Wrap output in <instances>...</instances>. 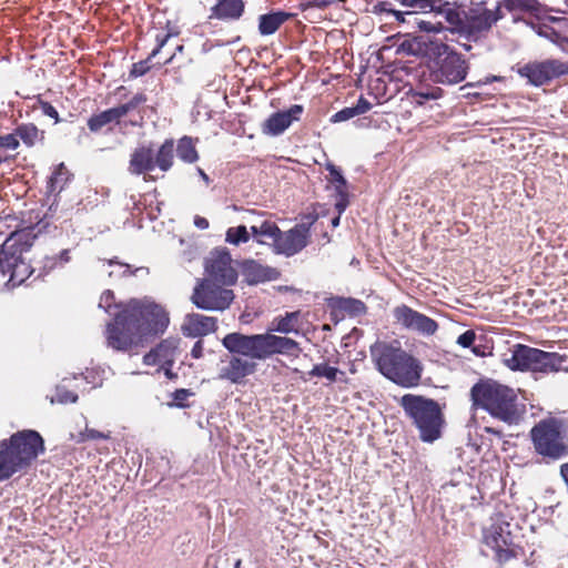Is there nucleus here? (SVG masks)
I'll return each mask as SVG.
<instances>
[{
	"label": "nucleus",
	"instance_id": "nucleus-1",
	"mask_svg": "<svg viewBox=\"0 0 568 568\" xmlns=\"http://www.w3.org/2000/svg\"><path fill=\"white\" fill-rule=\"evenodd\" d=\"M170 323L165 310L151 302L132 301L106 326V342L115 351L126 352L143 346L162 334Z\"/></svg>",
	"mask_w": 568,
	"mask_h": 568
},
{
	"label": "nucleus",
	"instance_id": "nucleus-2",
	"mask_svg": "<svg viewBox=\"0 0 568 568\" xmlns=\"http://www.w3.org/2000/svg\"><path fill=\"white\" fill-rule=\"evenodd\" d=\"M223 346L235 356L244 359L263 361L275 354L295 355L301 352L298 344L288 337L272 333L244 335L230 333L222 339Z\"/></svg>",
	"mask_w": 568,
	"mask_h": 568
},
{
	"label": "nucleus",
	"instance_id": "nucleus-3",
	"mask_svg": "<svg viewBox=\"0 0 568 568\" xmlns=\"http://www.w3.org/2000/svg\"><path fill=\"white\" fill-rule=\"evenodd\" d=\"M371 355L378 371L389 381L403 387L418 385L423 366L417 358L400 347L377 342L371 346Z\"/></svg>",
	"mask_w": 568,
	"mask_h": 568
},
{
	"label": "nucleus",
	"instance_id": "nucleus-4",
	"mask_svg": "<svg viewBox=\"0 0 568 568\" xmlns=\"http://www.w3.org/2000/svg\"><path fill=\"white\" fill-rule=\"evenodd\" d=\"M43 450V439L34 430L18 432L9 440L1 442L0 481L29 468Z\"/></svg>",
	"mask_w": 568,
	"mask_h": 568
},
{
	"label": "nucleus",
	"instance_id": "nucleus-5",
	"mask_svg": "<svg viewBox=\"0 0 568 568\" xmlns=\"http://www.w3.org/2000/svg\"><path fill=\"white\" fill-rule=\"evenodd\" d=\"M32 230H21L12 233L2 244L0 250V273L9 275L7 285L16 287L21 285L33 272L27 262L33 240Z\"/></svg>",
	"mask_w": 568,
	"mask_h": 568
},
{
	"label": "nucleus",
	"instance_id": "nucleus-6",
	"mask_svg": "<svg viewBox=\"0 0 568 568\" xmlns=\"http://www.w3.org/2000/svg\"><path fill=\"white\" fill-rule=\"evenodd\" d=\"M471 398L475 405L483 407L503 422L511 424L518 417L514 389L495 381H486L473 386Z\"/></svg>",
	"mask_w": 568,
	"mask_h": 568
},
{
	"label": "nucleus",
	"instance_id": "nucleus-7",
	"mask_svg": "<svg viewBox=\"0 0 568 568\" xmlns=\"http://www.w3.org/2000/svg\"><path fill=\"white\" fill-rule=\"evenodd\" d=\"M400 406L418 428L423 442L432 443L440 437L444 417L434 399L406 394L400 398Z\"/></svg>",
	"mask_w": 568,
	"mask_h": 568
},
{
	"label": "nucleus",
	"instance_id": "nucleus-8",
	"mask_svg": "<svg viewBox=\"0 0 568 568\" xmlns=\"http://www.w3.org/2000/svg\"><path fill=\"white\" fill-rule=\"evenodd\" d=\"M535 452L544 458L558 460L568 455L567 427L550 417L538 422L530 430Z\"/></svg>",
	"mask_w": 568,
	"mask_h": 568
},
{
	"label": "nucleus",
	"instance_id": "nucleus-9",
	"mask_svg": "<svg viewBox=\"0 0 568 568\" xmlns=\"http://www.w3.org/2000/svg\"><path fill=\"white\" fill-rule=\"evenodd\" d=\"M504 364L513 371L552 372L557 371L560 359L555 353L516 344L503 356Z\"/></svg>",
	"mask_w": 568,
	"mask_h": 568
},
{
	"label": "nucleus",
	"instance_id": "nucleus-10",
	"mask_svg": "<svg viewBox=\"0 0 568 568\" xmlns=\"http://www.w3.org/2000/svg\"><path fill=\"white\" fill-rule=\"evenodd\" d=\"M220 283L211 280H199L191 301L193 304L205 311H224L230 307L234 300L232 290L223 287Z\"/></svg>",
	"mask_w": 568,
	"mask_h": 568
},
{
	"label": "nucleus",
	"instance_id": "nucleus-11",
	"mask_svg": "<svg viewBox=\"0 0 568 568\" xmlns=\"http://www.w3.org/2000/svg\"><path fill=\"white\" fill-rule=\"evenodd\" d=\"M490 521L484 529V542L496 552L499 561H506L511 557L510 546L514 542L510 524L501 514L494 515Z\"/></svg>",
	"mask_w": 568,
	"mask_h": 568
},
{
	"label": "nucleus",
	"instance_id": "nucleus-12",
	"mask_svg": "<svg viewBox=\"0 0 568 568\" xmlns=\"http://www.w3.org/2000/svg\"><path fill=\"white\" fill-rule=\"evenodd\" d=\"M206 280L231 286L237 280V272L232 265V257L225 247H217L210 252L204 263Z\"/></svg>",
	"mask_w": 568,
	"mask_h": 568
},
{
	"label": "nucleus",
	"instance_id": "nucleus-13",
	"mask_svg": "<svg viewBox=\"0 0 568 568\" xmlns=\"http://www.w3.org/2000/svg\"><path fill=\"white\" fill-rule=\"evenodd\" d=\"M403 4L412 8L404 13L443 17L446 22L457 26L462 22L459 12L449 2L443 0H403Z\"/></svg>",
	"mask_w": 568,
	"mask_h": 568
},
{
	"label": "nucleus",
	"instance_id": "nucleus-14",
	"mask_svg": "<svg viewBox=\"0 0 568 568\" xmlns=\"http://www.w3.org/2000/svg\"><path fill=\"white\" fill-rule=\"evenodd\" d=\"M520 77L526 78L534 85H542L556 77L568 73V63L559 60L532 62L518 70Z\"/></svg>",
	"mask_w": 568,
	"mask_h": 568
},
{
	"label": "nucleus",
	"instance_id": "nucleus-15",
	"mask_svg": "<svg viewBox=\"0 0 568 568\" xmlns=\"http://www.w3.org/2000/svg\"><path fill=\"white\" fill-rule=\"evenodd\" d=\"M467 71V62L459 54L449 53L440 60L434 78L442 84H456L466 78Z\"/></svg>",
	"mask_w": 568,
	"mask_h": 568
},
{
	"label": "nucleus",
	"instance_id": "nucleus-16",
	"mask_svg": "<svg viewBox=\"0 0 568 568\" xmlns=\"http://www.w3.org/2000/svg\"><path fill=\"white\" fill-rule=\"evenodd\" d=\"M308 239L310 229L304 224L296 225L292 230L284 233L280 230V234L276 236L274 248L276 253L292 256L302 251L307 245Z\"/></svg>",
	"mask_w": 568,
	"mask_h": 568
},
{
	"label": "nucleus",
	"instance_id": "nucleus-17",
	"mask_svg": "<svg viewBox=\"0 0 568 568\" xmlns=\"http://www.w3.org/2000/svg\"><path fill=\"white\" fill-rule=\"evenodd\" d=\"M394 316L398 323L408 329L416 331L424 335H433L437 331V323L426 315L402 305L395 308Z\"/></svg>",
	"mask_w": 568,
	"mask_h": 568
},
{
	"label": "nucleus",
	"instance_id": "nucleus-18",
	"mask_svg": "<svg viewBox=\"0 0 568 568\" xmlns=\"http://www.w3.org/2000/svg\"><path fill=\"white\" fill-rule=\"evenodd\" d=\"M303 106L294 104L285 111L271 114L262 124V132L270 136L282 134L294 121H298Z\"/></svg>",
	"mask_w": 568,
	"mask_h": 568
},
{
	"label": "nucleus",
	"instance_id": "nucleus-19",
	"mask_svg": "<svg viewBox=\"0 0 568 568\" xmlns=\"http://www.w3.org/2000/svg\"><path fill=\"white\" fill-rule=\"evenodd\" d=\"M255 369V362L234 355L220 368L219 378L226 379L233 384H239L246 376L253 374Z\"/></svg>",
	"mask_w": 568,
	"mask_h": 568
},
{
	"label": "nucleus",
	"instance_id": "nucleus-20",
	"mask_svg": "<svg viewBox=\"0 0 568 568\" xmlns=\"http://www.w3.org/2000/svg\"><path fill=\"white\" fill-rule=\"evenodd\" d=\"M395 19L399 22L407 23L413 28L429 33H438L444 27L445 19L443 17L419 16L414 13H402V11H394Z\"/></svg>",
	"mask_w": 568,
	"mask_h": 568
},
{
	"label": "nucleus",
	"instance_id": "nucleus-21",
	"mask_svg": "<svg viewBox=\"0 0 568 568\" xmlns=\"http://www.w3.org/2000/svg\"><path fill=\"white\" fill-rule=\"evenodd\" d=\"M181 329L186 336H204L216 329V320L197 313L187 314Z\"/></svg>",
	"mask_w": 568,
	"mask_h": 568
},
{
	"label": "nucleus",
	"instance_id": "nucleus-22",
	"mask_svg": "<svg viewBox=\"0 0 568 568\" xmlns=\"http://www.w3.org/2000/svg\"><path fill=\"white\" fill-rule=\"evenodd\" d=\"M154 168V153L151 148L141 146L133 151L128 169L131 174L140 175L152 171Z\"/></svg>",
	"mask_w": 568,
	"mask_h": 568
},
{
	"label": "nucleus",
	"instance_id": "nucleus-23",
	"mask_svg": "<svg viewBox=\"0 0 568 568\" xmlns=\"http://www.w3.org/2000/svg\"><path fill=\"white\" fill-rule=\"evenodd\" d=\"M498 12V8L495 10L486 8L473 9L468 18L469 28L477 32L490 29V27L500 18Z\"/></svg>",
	"mask_w": 568,
	"mask_h": 568
},
{
	"label": "nucleus",
	"instance_id": "nucleus-24",
	"mask_svg": "<svg viewBox=\"0 0 568 568\" xmlns=\"http://www.w3.org/2000/svg\"><path fill=\"white\" fill-rule=\"evenodd\" d=\"M244 12L243 0H217L212 8V16L221 20H237Z\"/></svg>",
	"mask_w": 568,
	"mask_h": 568
},
{
	"label": "nucleus",
	"instance_id": "nucleus-25",
	"mask_svg": "<svg viewBox=\"0 0 568 568\" xmlns=\"http://www.w3.org/2000/svg\"><path fill=\"white\" fill-rule=\"evenodd\" d=\"M275 271L268 266H264L255 261H247L243 265V276L248 284H257L261 282L273 280Z\"/></svg>",
	"mask_w": 568,
	"mask_h": 568
},
{
	"label": "nucleus",
	"instance_id": "nucleus-26",
	"mask_svg": "<svg viewBox=\"0 0 568 568\" xmlns=\"http://www.w3.org/2000/svg\"><path fill=\"white\" fill-rule=\"evenodd\" d=\"M250 234L258 244L265 245L272 242L274 245L276 236L280 234V227L270 220H263L260 224L251 226Z\"/></svg>",
	"mask_w": 568,
	"mask_h": 568
},
{
	"label": "nucleus",
	"instance_id": "nucleus-27",
	"mask_svg": "<svg viewBox=\"0 0 568 568\" xmlns=\"http://www.w3.org/2000/svg\"><path fill=\"white\" fill-rule=\"evenodd\" d=\"M290 18H292V14L284 11H276L267 14H262L258 18V31L262 36L273 34Z\"/></svg>",
	"mask_w": 568,
	"mask_h": 568
},
{
	"label": "nucleus",
	"instance_id": "nucleus-28",
	"mask_svg": "<svg viewBox=\"0 0 568 568\" xmlns=\"http://www.w3.org/2000/svg\"><path fill=\"white\" fill-rule=\"evenodd\" d=\"M300 312H290L284 316L275 317L271 323L270 331H276L283 334L300 332Z\"/></svg>",
	"mask_w": 568,
	"mask_h": 568
},
{
	"label": "nucleus",
	"instance_id": "nucleus-29",
	"mask_svg": "<svg viewBox=\"0 0 568 568\" xmlns=\"http://www.w3.org/2000/svg\"><path fill=\"white\" fill-rule=\"evenodd\" d=\"M178 349V339L168 338L162 341L156 347L158 357L161 361V367L164 368L165 375H170V369L166 366H171L175 358V353Z\"/></svg>",
	"mask_w": 568,
	"mask_h": 568
},
{
	"label": "nucleus",
	"instance_id": "nucleus-30",
	"mask_svg": "<svg viewBox=\"0 0 568 568\" xmlns=\"http://www.w3.org/2000/svg\"><path fill=\"white\" fill-rule=\"evenodd\" d=\"M173 151H174V142L172 139L165 140L164 143L160 146L155 158L154 163L158 165L163 172H166L173 165Z\"/></svg>",
	"mask_w": 568,
	"mask_h": 568
},
{
	"label": "nucleus",
	"instance_id": "nucleus-31",
	"mask_svg": "<svg viewBox=\"0 0 568 568\" xmlns=\"http://www.w3.org/2000/svg\"><path fill=\"white\" fill-rule=\"evenodd\" d=\"M176 151L178 156L186 163H193L199 159L195 144L190 136H183L180 139Z\"/></svg>",
	"mask_w": 568,
	"mask_h": 568
},
{
	"label": "nucleus",
	"instance_id": "nucleus-32",
	"mask_svg": "<svg viewBox=\"0 0 568 568\" xmlns=\"http://www.w3.org/2000/svg\"><path fill=\"white\" fill-rule=\"evenodd\" d=\"M250 237L251 234L244 225L230 227L225 233V242L235 246L248 242Z\"/></svg>",
	"mask_w": 568,
	"mask_h": 568
},
{
	"label": "nucleus",
	"instance_id": "nucleus-33",
	"mask_svg": "<svg viewBox=\"0 0 568 568\" xmlns=\"http://www.w3.org/2000/svg\"><path fill=\"white\" fill-rule=\"evenodd\" d=\"M69 179V172L63 163L59 164L49 180V189L51 192H60L64 187Z\"/></svg>",
	"mask_w": 568,
	"mask_h": 568
},
{
	"label": "nucleus",
	"instance_id": "nucleus-34",
	"mask_svg": "<svg viewBox=\"0 0 568 568\" xmlns=\"http://www.w3.org/2000/svg\"><path fill=\"white\" fill-rule=\"evenodd\" d=\"M111 122H115V119L109 109L99 114L92 115L88 121V126L91 131L97 132Z\"/></svg>",
	"mask_w": 568,
	"mask_h": 568
},
{
	"label": "nucleus",
	"instance_id": "nucleus-35",
	"mask_svg": "<svg viewBox=\"0 0 568 568\" xmlns=\"http://www.w3.org/2000/svg\"><path fill=\"white\" fill-rule=\"evenodd\" d=\"M310 375L325 377L329 382H334L337 379L338 375H344V373L339 372L336 367L328 366L327 364H318L312 368Z\"/></svg>",
	"mask_w": 568,
	"mask_h": 568
},
{
	"label": "nucleus",
	"instance_id": "nucleus-36",
	"mask_svg": "<svg viewBox=\"0 0 568 568\" xmlns=\"http://www.w3.org/2000/svg\"><path fill=\"white\" fill-rule=\"evenodd\" d=\"M326 170L329 172V182L335 185V191H346L347 182L343 176L342 172L332 163L326 164Z\"/></svg>",
	"mask_w": 568,
	"mask_h": 568
},
{
	"label": "nucleus",
	"instance_id": "nucleus-37",
	"mask_svg": "<svg viewBox=\"0 0 568 568\" xmlns=\"http://www.w3.org/2000/svg\"><path fill=\"white\" fill-rule=\"evenodd\" d=\"M442 90L439 88L428 89L426 91H416L414 99L417 103L422 104L425 100H436L440 98Z\"/></svg>",
	"mask_w": 568,
	"mask_h": 568
},
{
	"label": "nucleus",
	"instance_id": "nucleus-38",
	"mask_svg": "<svg viewBox=\"0 0 568 568\" xmlns=\"http://www.w3.org/2000/svg\"><path fill=\"white\" fill-rule=\"evenodd\" d=\"M78 400V395L62 388L57 389L55 396L51 399V403H60V404H67V403H75Z\"/></svg>",
	"mask_w": 568,
	"mask_h": 568
},
{
	"label": "nucleus",
	"instance_id": "nucleus-39",
	"mask_svg": "<svg viewBox=\"0 0 568 568\" xmlns=\"http://www.w3.org/2000/svg\"><path fill=\"white\" fill-rule=\"evenodd\" d=\"M108 438H109L108 434L85 427L84 432L80 433L79 438H77V442L83 443L89 439H108Z\"/></svg>",
	"mask_w": 568,
	"mask_h": 568
},
{
	"label": "nucleus",
	"instance_id": "nucleus-40",
	"mask_svg": "<svg viewBox=\"0 0 568 568\" xmlns=\"http://www.w3.org/2000/svg\"><path fill=\"white\" fill-rule=\"evenodd\" d=\"M354 116H357L356 110L353 106H349V108H344L343 110L336 112L332 116L331 121L334 123L344 122L349 119H353Z\"/></svg>",
	"mask_w": 568,
	"mask_h": 568
},
{
	"label": "nucleus",
	"instance_id": "nucleus-41",
	"mask_svg": "<svg viewBox=\"0 0 568 568\" xmlns=\"http://www.w3.org/2000/svg\"><path fill=\"white\" fill-rule=\"evenodd\" d=\"M114 302V295L111 291H105L102 293L99 302V307L103 308L105 312L111 313L112 303Z\"/></svg>",
	"mask_w": 568,
	"mask_h": 568
},
{
	"label": "nucleus",
	"instance_id": "nucleus-42",
	"mask_svg": "<svg viewBox=\"0 0 568 568\" xmlns=\"http://www.w3.org/2000/svg\"><path fill=\"white\" fill-rule=\"evenodd\" d=\"M475 337L476 335L474 331H466L457 338V344L465 348L469 347L473 345Z\"/></svg>",
	"mask_w": 568,
	"mask_h": 568
},
{
	"label": "nucleus",
	"instance_id": "nucleus-43",
	"mask_svg": "<svg viewBox=\"0 0 568 568\" xmlns=\"http://www.w3.org/2000/svg\"><path fill=\"white\" fill-rule=\"evenodd\" d=\"M336 194H337V200L335 202V207L337 209L338 213L341 214L342 212L345 211V209L348 205L347 190L344 192H336Z\"/></svg>",
	"mask_w": 568,
	"mask_h": 568
},
{
	"label": "nucleus",
	"instance_id": "nucleus-44",
	"mask_svg": "<svg viewBox=\"0 0 568 568\" xmlns=\"http://www.w3.org/2000/svg\"><path fill=\"white\" fill-rule=\"evenodd\" d=\"M143 363L146 366H161V361L158 357V352L155 348L151 349L148 354L143 356Z\"/></svg>",
	"mask_w": 568,
	"mask_h": 568
},
{
	"label": "nucleus",
	"instance_id": "nucleus-45",
	"mask_svg": "<svg viewBox=\"0 0 568 568\" xmlns=\"http://www.w3.org/2000/svg\"><path fill=\"white\" fill-rule=\"evenodd\" d=\"M149 69H150L149 61L148 60L142 61V62L133 64L131 74L133 77H141V75L145 74L149 71Z\"/></svg>",
	"mask_w": 568,
	"mask_h": 568
},
{
	"label": "nucleus",
	"instance_id": "nucleus-46",
	"mask_svg": "<svg viewBox=\"0 0 568 568\" xmlns=\"http://www.w3.org/2000/svg\"><path fill=\"white\" fill-rule=\"evenodd\" d=\"M343 308L349 310L351 312H361L364 310V304L356 300H345L343 302Z\"/></svg>",
	"mask_w": 568,
	"mask_h": 568
},
{
	"label": "nucleus",
	"instance_id": "nucleus-47",
	"mask_svg": "<svg viewBox=\"0 0 568 568\" xmlns=\"http://www.w3.org/2000/svg\"><path fill=\"white\" fill-rule=\"evenodd\" d=\"M353 108L356 110L357 115H362L371 110L372 104L366 99L361 97L359 100L357 101V104L354 105Z\"/></svg>",
	"mask_w": 568,
	"mask_h": 568
},
{
	"label": "nucleus",
	"instance_id": "nucleus-48",
	"mask_svg": "<svg viewBox=\"0 0 568 568\" xmlns=\"http://www.w3.org/2000/svg\"><path fill=\"white\" fill-rule=\"evenodd\" d=\"M41 109H42V112H43L45 115H48V116H50V118L54 119V120H55V122H59V114H58V111L55 110V108H54V106H52V105H51L50 103H48V102H43V103L41 104Z\"/></svg>",
	"mask_w": 568,
	"mask_h": 568
},
{
	"label": "nucleus",
	"instance_id": "nucleus-49",
	"mask_svg": "<svg viewBox=\"0 0 568 568\" xmlns=\"http://www.w3.org/2000/svg\"><path fill=\"white\" fill-rule=\"evenodd\" d=\"M18 141L12 135L0 136V148L16 149Z\"/></svg>",
	"mask_w": 568,
	"mask_h": 568
},
{
	"label": "nucleus",
	"instance_id": "nucleus-50",
	"mask_svg": "<svg viewBox=\"0 0 568 568\" xmlns=\"http://www.w3.org/2000/svg\"><path fill=\"white\" fill-rule=\"evenodd\" d=\"M112 114H113V118L115 119V122H119V120L126 115L129 112H128V108H125L123 104L121 105H118L115 108H112L110 109Z\"/></svg>",
	"mask_w": 568,
	"mask_h": 568
},
{
	"label": "nucleus",
	"instance_id": "nucleus-51",
	"mask_svg": "<svg viewBox=\"0 0 568 568\" xmlns=\"http://www.w3.org/2000/svg\"><path fill=\"white\" fill-rule=\"evenodd\" d=\"M172 33L165 34L163 38L158 37V47L152 51L150 58L155 57L159 51L164 47V44L168 42V40L171 38Z\"/></svg>",
	"mask_w": 568,
	"mask_h": 568
},
{
	"label": "nucleus",
	"instance_id": "nucleus-52",
	"mask_svg": "<svg viewBox=\"0 0 568 568\" xmlns=\"http://www.w3.org/2000/svg\"><path fill=\"white\" fill-rule=\"evenodd\" d=\"M194 225L200 230H205L209 227V221L202 216H195Z\"/></svg>",
	"mask_w": 568,
	"mask_h": 568
},
{
	"label": "nucleus",
	"instance_id": "nucleus-53",
	"mask_svg": "<svg viewBox=\"0 0 568 568\" xmlns=\"http://www.w3.org/2000/svg\"><path fill=\"white\" fill-rule=\"evenodd\" d=\"M203 345L201 342H196L192 348V355L194 358H200L202 356Z\"/></svg>",
	"mask_w": 568,
	"mask_h": 568
},
{
	"label": "nucleus",
	"instance_id": "nucleus-54",
	"mask_svg": "<svg viewBox=\"0 0 568 568\" xmlns=\"http://www.w3.org/2000/svg\"><path fill=\"white\" fill-rule=\"evenodd\" d=\"M130 101L132 102L133 105H135V108H138L140 104H142L146 101V98L144 94L139 93V94H135Z\"/></svg>",
	"mask_w": 568,
	"mask_h": 568
},
{
	"label": "nucleus",
	"instance_id": "nucleus-55",
	"mask_svg": "<svg viewBox=\"0 0 568 568\" xmlns=\"http://www.w3.org/2000/svg\"><path fill=\"white\" fill-rule=\"evenodd\" d=\"M130 101L132 102L133 105H135V108H138L140 104H142L146 101V98L144 94L139 93V94H135Z\"/></svg>",
	"mask_w": 568,
	"mask_h": 568
},
{
	"label": "nucleus",
	"instance_id": "nucleus-56",
	"mask_svg": "<svg viewBox=\"0 0 568 568\" xmlns=\"http://www.w3.org/2000/svg\"><path fill=\"white\" fill-rule=\"evenodd\" d=\"M379 11H381V12H386V13L392 14V16H394V17H395V14H394V11H395V10H394V9H392V8H390V4H389V3H387V2H383V3H381V4H379Z\"/></svg>",
	"mask_w": 568,
	"mask_h": 568
},
{
	"label": "nucleus",
	"instance_id": "nucleus-57",
	"mask_svg": "<svg viewBox=\"0 0 568 568\" xmlns=\"http://www.w3.org/2000/svg\"><path fill=\"white\" fill-rule=\"evenodd\" d=\"M414 45H415V41L414 42H404L403 43V48L406 49L407 48V51L412 54H417L418 53V50L417 49H414Z\"/></svg>",
	"mask_w": 568,
	"mask_h": 568
},
{
	"label": "nucleus",
	"instance_id": "nucleus-58",
	"mask_svg": "<svg viewBox=\"0 0 568 568\" xmlns=\"http://www.w3.org/2000/svg\"><path fill=\"white\" fill-rule=\"evenodd\" d=\"M113 264H118L123 271H122V274L125 275L130 272V266L126 265V264H120L118 262H114L113 260H110L109 261V265H113Z\"/></svg>",
	"mask_w": 568,
	"mask_h": 568
},
{
	"label": "nucleus",
	"instance_id": "nucleus-59",
	"mask_svg": "<svg viewBox=\"0 0 568 568\" xmlns=\"http://www.w3.org/2000/svg\"><path fill=\"white\" fill-rule=\"evenodd\" d=\"M28 131H30V133H31L32 135H34V136L37 135V129H36V128H31V129H27V128H26V129H20V130H19L21 138H23V139H24V134H23V132H26V133H27Z\"/></svg>",
	"mask_w": 568,
	"mask_h": 568
},
{
	"label": "nucleus",
	"instance_id": "nucleus-60",
	"mask_svg": "<svg viewBox=\"0 0 568 568\" xmlns=\"http://www.w3.org/2000/svg\"><path fill=\"white\" fill-rule=\"evenodd\" d=\"M60 258L62 262L67 263L69 262L70 260V256H69V251L68 250H63L60 254Z\"/></svg>",
	"mask_w": 568,
	"mask_h": 568
},
{
	"label": "nucleus",
	"instance_id": "nucleus-61",
	"mask_svg": "<svg viewBox=\"0 0 568 568\" xmlns=\"http://www.w3.org/2000/svg\"><path fill=\"white\" fill-rule=\"evenodd\" d=\"M197 172L201 175V178L204 180V182L207 184L210 180H209V176L206 175V173L200 168L197 169Z\"/></svg>",
	"mask_w": 568,
	"mask_h": 568
},
{
	"label": "nucleus",
	"instance_id": "nucleus-62",
	"mask_svg": "<svg viewBox=\"0 0 568 568\" xmlns=\"http://www.w3.org/2000/svg\"><path fill=\"white\" fill-rule=\"evenodd\" d=\"M314 4L318 8H322V7L326 6V1L325 0H314Z\"/></svg>",
	"mask_w": 568,
	"mask_h": 568
},
{
	"label": "nucleus",
	"instance_id": "nucleus-63",
	"mask_svg": "<svg viewBox=\"0 0 568 568\" xmlns=\"http://www.w3.org/2000/svg\"><path fill=\"white\" fill-rule=\"evenodd\" d=\"M125 108H128V112H131L132 110L136 109L135 105L132 104L131 101L123 104Z\"/></svg>",
	"mask_w": 568,
	"mask_h": 568
},
{
	"label": "nucleus",
	"instance_id": "nucleus-64",
	"mask_svg": "<svg viewBox=\"0 0 568 568\" xmlns=\"http://www.w3.org/2000/svg\"><path fill=\"white\" fill-rule=\"evenodd\" d=\"M338 223H339V216H336L335 219L332 220L333 226H337Z\"/></svg>",
	"mask_w": 568,
	"mask_h": 568
}]
</instances>
